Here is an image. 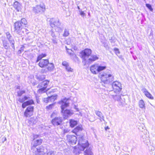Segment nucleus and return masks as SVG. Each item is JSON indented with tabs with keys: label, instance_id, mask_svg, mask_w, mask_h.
Wrapping results in <instances>:
<instances>
[{
	"label": "nucleus",
	"instance_id": "obj_1",
	"mask_svg": "<svg viewBox=\"0 0 155 155\" xmlns=\"http://www.w3.org/2000/svg\"><path fill=\"white\" fill-rule=\"evenodd\" d=\"M68 101V99L65 98L58 102L59 104L61 105V111L64 118H67L72 114L69 110H64L65 108L69 106V103Z\"/></svg>",
	"mask_w": 155,
	"mask_h": 155
},
{
	"label": "nucleus",
	"instance_id": "obj_2",
	"mask_svg": "<svg viewBox=\"0 0 155 155\" xmlns=\"http://www.w3.org/2000/svg\"><path fill=\"white\" fill-rule=\"evenodd\" d=\"M27 24V22L25 18H22L21 21L15 22L14 24L15 31L17 34L20 33V31L23 27H26L25 26Z\"/></svg>",
	"mask_w": 155,
	"mask_h": 155
},
{
	"label": "nucleus",
	"instance_id": "obj_3",
	"mask_svg": "<svg viewBox=\"0 0 155 155\" xmlns=\"http://www.w3.org/2000/svg\"><path fill=\"white\" fill-rule=\"evenodd\" d=\"M49 21L50 22V25L51 27L53 28H54L55 30L58 31H60L62 30V28L60 27L61 23L58 18H50Z\"/></svg>",
	"mask_w": 155,
	"mask_h": 155
},
{
	"label": "nucleus",
	"instance_id": "obj_4",
	"mask_svg": "<svg viewBox=\"0 0 155 155\" xmlns=\"http://www.w3.org/2000/svg\"><path fill=\"white\" fill-rule=\"evenodd\" d=\"M100 76L101 81L104 84H109L114 79V76L111 74L104 73L101 74Z\"/></svg>",
	"mask_w": 155,
	"mask_h": 155
},
{
	"label": "nucleus",
	"instance_id": "obj_5",
	"mask_svg": "<svg viewBox=\"0 0 155 155\" xmlns=\"http://www.w3.org/2000/svg\"><path fill=\"white\" fill-rule=\"evenodd\" d=\"M91 53V50L88 48L85 49L81 52V54L83 59L82 63L84 65L86 64L87 63V60Z\"/></svg>",
	"mask_w": 155,
	"mask_h": 155
},
{
	"label": "nucleus",
	"instance_id": "obj_6",
	"mask_svg": "<svg viewBox=\"0 0 155 155\" xmlns=\"http://www.w3.org/2000/svg\"><path fill=\"white\" fill-rule=\"evenodd\" d=\"M49 83V81L45 80L39 84L37 87L39 88L38 91V93L41 94L47 91L46 88Z\"/></svg>",
	"mask_w": 155,
	"mask_h": 155
},
{
	"label": "nucleus",
	"instance_id": "obj_7",
	"mask_svg": "<svg viewBox=\"0 0 155 155\" xmlns=\"http://www.w3.org/2000/svg\"><path fill=\"white\" fill-rule=\"evenodd\" d=\"M78 144L79 145V149L81 150L84 151V149L89 146V143L87 140L84 139V137H81L79 140Z\"/></svg>",
	"mask_w": 155,
	"mask_h": 155
},
{
	"label": "nucleus",
	"instance_id": "obj_8",
	"mask_svg": "<svg viewBox=\"0 0 155 155\" xmlns=\"http://www.w3.org/2000/svg\"><path fill=\"white\" fill-rule=\"evenodd\" d=\"M120 92H115L114 91H110L109 93V96L113 98L115 100L118 101H120L121 104H123L124 101H123L121 102L120 97L121 94L120 93Z\"/></svg>",
	"mask_w": 155,
	"mask_h": 155
},
{
	"label": "nucleus",
	"instance_id": "obj_9",
	"mask_svg": "<svg viewBox=\"0 0 155 155\" xmlns=\"http://www.w3.org/2000/svg\"><path fill=\"white\" fill-rule=\"evenodd\" d=\"M45 10V6L44 4L37 5L32 8V11L35 14H38L44 12Z\"/></svg>",
	"mask_w": 155,
	"mask_h": 155
},
{
	"label": "nucleus",
	"instance_id": "obj_10",
	"mask_svg": "<svg viewBox=\"0 0 155 155\" xmlns=\"http://www.w3.org/2000/svg\"><path fill=\"white\" fill-rule=\"evenodd\" d=\"M112 87L113 90L110 91H114L115 92H120L122 90L121 84L117 81H115L112 84Z\"/></svg>",
	"mask_w": 155,
	"mask_h": 155
},
{
	"label": "nucleus",
	"instance_id": "obj_11",
	"mask_svg": "<svg viewBox=\"0 0 155 155\" xmlns=\"http://www.w3.org/2000/svg\"><path fill=\"white\" fill-rule=\"evenodd\" d=\"M34 107L32 106L28 107L24 112V115L26 117H30L33 114Z\"/></svg>",
	"mask_w": 155,
	"mask_h": 155
},
{
	"label": "nucleus",
	"instance_id": "obj_12",
	"mask_svg": "<svg viewBox=\"0 0 155 155\" xmlns=\"http://www.w3.org/2000/svg\"><path fill=\"white\" fill-rule=\"evenodd\" d=\"M63 121V119L62 117H55L52 119L51 122L52 124L54 126H57L61 124Z\"/></svg>",
	"mask_w": 155,
	"mask_h": 155
},
{
	"label": "nucleus",
	"instance_id": "obj_13",
	"mask_svg": "<svg viewBox=\"0 0 155 155\" xmlns=\"http://www.w3.org/2000/svg\"><path fill=\"white\" fill-rule=\"evenodd\" d=\"M67 140L70 144H75L77 139L76 137L74 135H68L67 136Z\"/></svg>",
	"mask_w": 155,
	"mask_h": 155
},
{
	"label": "nucleus",
	"instance_id": "obj_14",
	"mask_svg": "<svg viewBox=\"0 0 155 155\" xmlns=\"http://www.w3.org/2000/svg\"><path fill=\"white\" fill-rule=\"evenodd\" d=\"M7 38L9 40V42L11 44V45L12 48L15 49V47L14 46L15 41L13 39L12 37L8 32H7L6 33Z\"/></svg>",
	"mask_w": 155,
	"mask_h": 155
},
{
	"label": "nucleus",
	"instance_id": "obj_15",
	"mask_svg": "<svg viewBox=\"0 0 155 155\" xmlns=\"http://www.w3.org/2000/svg\"><path fill=\"white\" fill-rule=\"evenodd\" d=\"M40 61L38 65L41 68L45 67L49 64V61L48 59H42Z\"/></svg>",
	"mask_w": 155,
	"mask_h": 155
},
{
	"label": "nucleus",
	"instance_id": "obj_16",
	"mask_svg": "<svg viewBox=\"0 0 155 155\" xmlns=\"http://www.w3.org/2000/svg\"><path fill=\"white\" fill-rule=\"evenodd\" d=\"M48 66L47 68L45 69H42L41 72L42 73H46L48 71H52L54 68V65L53 63H49L48 64Z\"/></svg>",
	"mask_w": 155,
	"mask_h": 155
},
{
	"label": "nucleus",
	"instance_id": "obj_17",
	"mask_svg": "<svg viewBox=\"0 0 155 155\" xmlns=\"http://www.w3.org/2000/svg\"><path fill=\"white\" fill-rule=\"evenodd\" d=\"M98 59V57L95 55H91L90 57L87 58V64H89L97 60Z\"/></svg>",
	"mask_w": 155,
	"mask_h": 155
},
{
	"label": "nucleus",
	"instance_id": "obj_18",
	"mask_svg": "<svg viewBox=\"0 0 155 155\" xmlns=\"http://www.w3.org/2000/svg\"><path fill=\"white\" fill-rule=\"evenodd\" d=\"M35 151L36 155H44L45 153L44 147L40 146L39 148H37Z\"/></svg>",
	"mask_w": 155,
	"mask_h": 155
},
{
	"label": "nucleus",
	"instance_id": "obj_19",
	"mask_svg": "<svg viewBox=\"0 0 155 155\" xmlns=\"http://www.w3.org/2000/svg\"><path fill=\"white\" fill-rule=\"evenodd\" d=\"M91 72L94 74H97V64L92 65L90 68Z\"/></svg>",
	"mask_w": 155,
	"mask_h": 155
},
{
	"label": "nucleus",
	"instance_id": "obj_20",
	"mask_svg": "<svg viewBox=\"0 0 155 155\" xmlns=\"http://www.w3.org/2000/svg\"><path fill=\"white\" fill-rule=\"evenodd\" d=\"M14 8L17 10L18 12L20 11L21 9V5L18 2H15L14 4Z\"/></svg>",
	"mask_w": 155,
	"mask_h": 155
},
{
	"label": "nucleus",
	"instance_id": "obj_21",
	"mask_svg": "<svg viewBox=\"0 0 155 155\" xmlns=\"http://www.w3.org/2000/svg\"><path fill=\"white\" fill-rule=\"evenodd\" d=\"M34 103V101L32 100H30L27 101L26 102L23 103L22 105V107L24 108H25L27 106L33 104Z\"/></svg>",
	"mask_w": 155,
	"mask_h": 155
},
{
	"label": "nucleus",
	"instance_id": "obj_22",
	"mask_svg": "<svg viewBox=\"0 0 155 155\" xmlns=\"http://www.w3.org/2000/svg\"><path fill=\"white\" fill-rule=\"evenodd\" d=\"M42 140L41 139H38L35 140L34 142V145L31 147L32 149H33L36 146L40 145L42 143Z\"/></svg>",
	"mask_w": 155,
	"mask_h": 155
},
{
	"label": "nucleus",
	"instance_id": "obj_23",
	"mask_svg": "<svg viewBox=\"0 0 155 155\" xmlns=\"http://www.w3.org/2000/svg\"><path fill=\"white\" fill-rule=\"evenodd\" d=\"M95 113L100 118L99 119L101 121L102 120H104V117L101 112L95 110Z\"/></svg>",
	"mask_w": 155,
	"mask_h": 155
},
{
	"label": "nucleus",
	"instance_id": "obj_24",
	"mask_svg": "<svg viewBox=\"0 0 155 155\" xmlns=\"http://www.w3.org/2000/svg\"><path fill=\"white\" fill-rule=\"evenodd\" d=\"M143 92L147 97L151 100L153 99V97L152 96V95L146 89H144Z\"/></svg>",
	"mask_w": 155,
	"mask_h": 155
},
{
	"label": "nucleus",
	"instance_id": "obj_25",
	"mask_svg": "<svg viewBox=\"0 0 155 155\" xmlns=\"http://www.w3.org/2000/svg\"><path fill=\"white\" fill-rule=\"evenodd\" d=\"M20 33H18V34L23 35H27L28 33V30L24 27L21 29V30L20 31Z\"/></svg>",
	"mask_w": 155,
	"mask_h": 155
},
{
	"label": "nucleus",
	"instance_id": "obj_26",
	"mask_svg": "<svg viewBox=\"0 0 155 155\" xmlns=\"http://www.w3.org/2000/svg\"><path fill=\"white\" fill-rule=\"evenodd\" d=\"M82 125H79L78 126L72 130V132L73 133L76 134L77 132L81 131L82 130Z\"/></svg>",
	"mask_w": 155,
	"mask_h": 155
},
{
	"label": "nucleus",
	"instance_id": "obj_27",
	"mask_svg": "<svg viewBox=\"0 0 155 155\" xmlns=\"http://www.w3.org/2000/svg\"><path fill=\"white\" fill-rule=\"evenodd\" d=\"M70 126L71 127H74L77 124V121L73 119H70L69 120Z\"/></svg>",
	"mask_w": 155,
	"mask_h": 155
},
{
	"label": "nucleus",
	"instance_id": "obj_28",
	"mask_svg": "<svg viewBox=\"0 0 155 155\" xmlns=\"http://www.w3.org/2000/svg\"><path fill=\"white\" fill-rule=\"evenodd\" d=\"M138 105L139 107L141 108H145V104L144 101L142 100H140L138 102Z\"/></svg>",
	"mask_w": 155,
	"mask_h": 155
},
{
	"label": "nucleus",
	"instance_id": "obj_29",
	"mask_svg": "<svg viewBox=\"0 0 155 155\" xmlns=\"http://www.w3.org/2000/svg\"><path fill=\"white\" fill-rule=\"evenodd\" d=\"M47 55L46 54H42L38 56L36 62L37 63L39 61L42 60L41 59L44 57H46Z\"/></svg>",
	"mask_w": 155,
	"mask_h": 155
},
{
	"label": "nucleus",
	"instance_id": "obj_30",
	"mask_svg": "<svg viewBox=\"0 0 155 155\" xmlns=\"http://www.w3.org/2000/svg\"><path fill=\"white\" fill-rule=\"evenodd\" d=\"M3 46L6 49L8 50L10 48V46L7 41L4 40L3 41Z\"/></svg>",
	"mask_w": 155,
	"mask_h": 155
},
{
	"label": "nucleus",
	"instance_id": "obj_31",
	"mask_svg": "<svg viewBox=\"0 0 155 155\" xmlns=\"http://www.w3.org/2000/svg\"><path fill=\"white\" fill-rule=\"evenodd\" d=\"M37 122V119L35 118H31L29 120L30 124L31 125L35 124Z\"/></svg>",
	"mask_w": 155,
	"mask_h": 155
},
{
	"label": "nucleus",
	"instance_id": "obj_32",
	"mask_svg": "<svg viewBox=\"0 0 155 155\" xmlns=\"http://www.w3.org/2000/svg\"><path fill=\"white\" fill-rule=\"evenodd\" d=\"M85 155H93V153L90 148H87L84 151Z\"/></svg>",
	"mask_w": 155,
	"mask_h": 155
},
{
	"label": "nucleus",
	"instance_id": "obj_33",
	"mask_svg": "<svg viewBox=\"0 0 155 155\" xmlns=\"http://www.w3.org/2000/svg\"><path fill=\"white\" fill-rule=\"evenodd\" d=\"M68 53L71 56H73L75 58H77L76 54L73 53L72 51L70 49H68L67 51Z\"/></svg>",
	"mask_w": 155,
	"mask_h": 155
},
{
	"label": "nucleus",
	"instance_id": "obj_34",
	"mask_svg": "<svg viewBox=\"0 0 155 155\" xmlns=\"http://www.w3.org/2000/svg\"><path fill=\"white\" fill-rule=\"evenodd\" d=\"M36 77L37 79L41 81L43 80L45 78V75H37Z\"/></svg>",
	"mask_w": 155,
	"mask_h": 155
},
{
	"label": "nucleus",
	"instance_id": "obj_35",
	"mask_svg": "<svg viewBox=\"0 0 155 155\" xmlns=\"http://www.w3.org/2000/svg\"><path fill=\"white\" fill-rule=\"evenodd\" d=\"M106 67L105 66H99L97 64V73L99 72L102 71H103L106 68Z\"/></svg>",
	"mask_w": 155,
	"mask_h": 155
},
{
	"label": "nucleus",
	"instance_id": "obj_36",
	"mask_svg": "<svg viewBox=\"0 0 155 155\" xmlns=\"http://www.w3.org/2000/svg\"><path fill=\"white\" fill-rule=\"evenodd\" d=\"M49 100L51 102L54 101L57 99V95H53L50 97H48Z\"/></svg>",
	"mask_w": 155,
	"mask_h": 155
},
{
	"label": "nucleus",
	"instance_id": "obj_37",
	"mask_svg": "<svg viewBox=\"0 0 155 155\" xmlns=\"http://www.w3.org/2000/svg\"><path fill=\"white\" fill-rule=\"evenodd\" d=\"M69 31L66 29H65L64 30L63 36L64 37H66L69 35Z\"/></svg>",
	"mask_w": 155,
	"mask_h": 155
},
{
	"label": "nucleus",
	"instance_id": "obj_38",
	"mask_svg": "<svg viewBox=\"0 0 155 155\" xmlns=\"http://www.w3.org/2000/svg\"><path fill=\"white\" fill-rule=\"evenodd\" d=\"M17 93V95L18 96H21L22 94L25 93V91H18Z\"/></svg>",
	"mask_w": 155,
	"mask_h": 155
},
{
	"label": "nucleus",
	"instance_id": "obj_39",
	"mask_svg": "<svg viewBox=\"0 0 155 155\" xmlns=\"http://www.w3.org/2000/svg\"><path fill=\"white\" fill-rule=\"evenodd\" d=\"M65 69L66 70L68 71V72H72L73 71V69L71 68L68 65V66H67V67H66L65 68Z\"/></svg>",
	"mask_w": 155,
	"mask_h": 155
},
{
	"label": "nucleus",
	"instance_id": "obj_40",
	"mask_svg": "<svg viewBox=\"0 0 155 155\" xmlns=\"http://www.w3.org/2000/svg\"><path fill=\"white\" fill-rule=\"evenodd\" d=\"M55 152L52 150H49L47 151V155H55Z\"/></svg>",
	"mask_w": 155,
	"mask_h": 155
},
{
	"label": "nucleus",
	"instance_id": "obj_41",
	"mask_svg": "<svg viewBox=\"0 0 155 155\" xmlns=\"http://www.w3.org/2000/svg\"><path fill=\"white\" fill-rule=\"evenodd\" d=\"M146 6L151 11H152L153 9L152 8L151 5L149 4H146Z\"/></svg>",
	"mask_w": 155,
	"mask_h": 155
},
{
	"label": "nucleus",
	"instance_id": "obj_42",
	"mask_svg": "<svg viewBox=\"0 0 155 155\" xmlns=\"http://www.w3.org/2000/svg\"><path fill=\"white\" fill-rule=\"evenodd\" d=\"M62 64L65 67V68L69 65L68 63L66 61H63Z\"/></svg>",
	"mask_w": 155,
	"mask_h": 155
},
{
	"label": "nucleus",
	"instance_id": "obj_43",
	"mask_svg": "<svg viewBox=\"0 0 155 155\" xmlns=\"http://www.w3.org/2000/svg\"><path fill=\"white\" fill-rule=\"evenodd\" d=\"M62 64L65 67V68L69 65L68 63L66 61H63Z\"/></svg>",
	"mask_w": 155,
	"mask_h": 155
},
{
	"label": "nucleus",
	"instance_id": "obj_44",
	"mask_svg": "<svg viewBox=\"0 0 155 155\" xmlns=\"http://www.w3.org/2000/svg\"><path fill=\"white\" fill-rule=\"evenodd\" d=\"M18 101L20 102L21 103H23L25 102V100H24V97H23L22 98H20L18 99Z\"/></svg>",
	"mask_w": 155,
	"mask_h": 155
},
{
	"label": "nucleus",
	"instance_id": "obj_45",
	"mask_svg": "<svg viewBox=\"0 0 155 155\" xmlns=\"http://www.w3.org/2000/svg\"><path fill=\"white\" fill-rule=\"evenodd\" d=\"M54 105V104H50L49 106L46 107V109L48 110H50L52 108Z\"/></svg>",
	"mask_w": 155,
	"mask_h": 155
},
{
	"label": "nucleus",
	"instance_id": "obj_46",
	"mask_svg": "<svg viewBox=\"0 0 155 155\" xmlns=\"http://www.w3.org/2000/svg\"><path fill=\"white\" fill-rule=\"evenodd\" d=\"M44 102L46 103H48L50 102V100H49V97L44 98Z\"/></svg>",
	"mask_w": 155,
	"mask_h": 155
},
{
	"label": "nucleus",
	"instance_id": "obj_47",
	"mask_svg": "<svg viewBox=\"0 0 155 155\" xmlns=\"http://www.w3.org/2000/svg\"><path fill=\"white\" fill-rule=\"evenodd\" d=\"M144 127V128H143V126H140L139 127V130L141 131H143V130H145V127Z\"/></svg>",
	"mask_w": 155,
	"mask_h": 155
},
{
	"label": "nucleus",
	"instance_id": "obj_48",
	"mask_svg": "<svg viewBox=\"0 0 155 155\" xmlns=\"http://www.w3.org/2000/svg\"><path fill=\"white\" fill-rule=\"evenodd\" d=\"M52 41L54 44H56L57 43V40L55 38H53L52 39Z\"/></svg>",
	"mask_w": 155,
	"mask_h": 155
},
{
	"label": "nucleus",
	"instance_id": "obj_49",
	"mask_svg": "<svg viewBox=\"0 0 155 155\" xmlns=\"http://www.w3.org/2000/svg\"><path fill=\"white\" fill-rule=\"evenodd\" d=\"M50 33L51 35V36L53 38L55 37V34L52 31H50Z\"/></svg>",
	"mask_w": 155,
	"mask_h": 155
},
{
	"label": "nucleus",
	"instance_id": "obj_50",
	"mask_svg": "<svg viewBox=\"0 0 155 155\" xmlns=\"http://www.w3.org/2000/svg\"><path fill=\"white\" fill-rule=\"evenodd\" d=\"M114 50L115 51V53L116 54H119L120 53V52H119L118 49L117 48H114Z\"/></svg>",
	"mask_w": 155,
	"mask_h": 155
},
{
	"label": "nucleus",
	"instance_id": "obj_51",
	"mask_svg": "<svg viewBox=\"0 0 155 155\" xmlns=\"http://www.w3.org/2000/svg\"><path fill=\"white\" fill-rule=\"evenodd\" d=\"M79 12H80V15L82 17H83L84 16L85 14L84 13V12L82 11L81 10H79Z\"/></svg>",
	"mask_w": 155,
	"mask_h": 155
},
{
	"label": "nucleus",
	"instance_id": "obj_52",
	"mask_svg": "<svg viewBox=\"0 0 155 155\" xmlns=\"http://www.w3.org/2000/svg\"><path fill=\"white\" fill-rule=\"evenodd\" d=\"M24 98L25 101L26 100H29L30 99V97H27L26 96H24Z\"/></svg>",
	"mask_w": 155,
	"mask_h": 155
},
{
	"label": "nucleus",
	"instance_id": "obj_53",
	"mask_svg": "<svg viewBox=\"0 0 155 155\" xmlns=\"http://www.w3.org/2000/svg\"><path fill=\"white\" fill-rule=\"evenodd\" d=\"M104 46L106 48H109V47L108 45L106 44L105 43L104 44Z\"/></svg>",
	"mask_w": 155,
	"mask_h": 155
},
{
	"label": "nucleus",
	"instance_id": "obj_54",
	"mask_svg": "<svg viewBox=\"0 0 155 155\" xmlns=\"http://www.w3.org/2000/svg\"><path fill=\"white\" fill-rule=\"evenodd\" d=\"M68 132V129H64V133L65 134L66 133H67Z\"/></svg>",
	"mask_w": 155,
	"mask_h": 155
},
{
	"label": "nucleus",
	"instance_id": "obj_55",
	"mask_svg": "<svg viewBox=\"0 0 155 155\" xmlns=\"http://www.w3.org/2000/svg\"><path fill=\"white\" fill-rule=\"evenodd\" d=\"M56 114L55 113H53L51 115V116L52 117V116H54V115H55Z\"/></svg>",
	"mask_w": 155,
	"mask_h": 155
},
{
	"label": "nucleus",
	"instance_id": "obj_56",
	"mask_svg": "<svg viewBox=\"0 0 155 155\" xmlns=\"http://www.w3.org/2000/svg\"><path fill=\"white\" fill-rule=\"evenodd\" d=\"M37 137V135H35L34 136V139L36 138Z\"/></svg>",
	"mask_w": 155,
	"mask_h": 155
},
{
	"label": "nucleus",
	"instance_id": "obj_57",
	"mask_svg": "<svg viewBox=\"0 0 155 155\" xmlns=\"http://www.w3.org/2000/svg\"><path fill=\"white\" fill-rule=\"evenodd\" d=\"M105 129L106 130L107 129H109V127H107L105 128Z\"/></svg>",
	"mask_w": 155,
	"mask_h": 155
},
{
	"label": "nucleus",
	"instance_id": "obj_58",
	"mask_svg": "<svg viewBox=\"0 0 155 155\" xmlns=\"http://www.w3.org/2000/svg\"><path fill=\"white\" fill-rule=\"evenodd\" d=\"M78 9H79V10L80 9V8L79 6H78Z\"/></svg>",
	"mask_w": 155,
	"mask_h": 155
},
{
	"label": "nucleus",
	"instance_id": "obj_59",
	"mask_svg": "<svg viewBox=\"0 0 155 155\" xmlns=\"http://www.w3.org/2000/svg\"><path fill=\"white\" fill-rule=\"evenodd\" d=\"M17 89H19V87L18 86L17 87Z\"/></svg>",
	"mask_w": 155,
	"mask_h": 155
},
{
	"label": "nucleus",
	"instance_id": "obj_60",
	"mask_svg": "<svg viewBox=\"0 0 155 155\" xmlns=\"http://www.w3.org/2000/svg\"><path fill=\"white\" fill-rule=\"evenodd\" d=\"M6 140V138H5V140Z\"/></svg>",
	"mask_w": 155,
	"mask_h": 155
},
{
	"label": "nucleus",
	"instance_id": "obj_61",
	"mask_svg": "<svg viewBox=\"0 0 155 155\" xmlns=\"http://www.w3.org/2000/svg\"><path fill=\"white\" fill-rule=\"evenodd\" d=\"M118 0V1H119V0Z\"/></svg>",
	"mask_w": 155,
	"mask_h": 155
}]
</instances>
